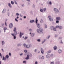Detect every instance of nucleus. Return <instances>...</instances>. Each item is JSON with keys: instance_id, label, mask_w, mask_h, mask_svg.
Listing matches in <instances>:
<instances>
[{"instance_id": "nucleus-56", "label": "nucleus", "mask_w": 64, "mask_h": 64, "mask_svg": "<svg viewBox=\"0 0 64 64\" xmlns=\"http://www.w3.org/2000/svg\"><path fill=\"white\" fill-rule=\"evenodd\" d=\"M62 39V38L61 37H60L59 38V39Z\"/></svg>"}, {"instance_id": "nucleus-7", "label": "nucleus", "mask_w": 64, "mask_h": 64, "mask_svg": "<svg viewBox=\"0 0 64 64\" xmlns=\"http://www.w3.org/2000/svg\"><path fill=\"white\" fill-rule=\"evenodd\" d=\"M54 11H56V12H59V11L58 10V9H57L56 8H54Z\"/></svg>"}, {"instance_id": "nucleus-37", "label": "nucleus", "mask_w": 64, "mask_h": 64, "mask_svg": "<svg viewBox=\"0 0 64 64\" xmlns=\"http://www.w3.org/2000/svg\"><path fill=\"white\" fill-rule=\"evenodd\" d=\"M14 39H16V36H14Z\"/></svg>"}, {"instance_id": "nucleus-3", "label": "nucleus", "mask_w": 64, "mask_h": 64, "mask_svg": "<svg viewBox=\"0 0 64 64\" xmlns=\"http://www.w3.org/2000/svg\"><path fill=\"white\" fill-rule=\"evenodd\" d=\"M48 17L49 18V20H50V21H53V19L51 18V16H48Z\"/></svg>"}, {"instance_id": "nucleus-31", "label": "nucleus", "mask_w": 64, "mask_h": 64, "mask_svg": "<svg viewBox=\"0 0 64 64\" xmlns=\"http://www.w3.org/2000/svg\"><path fill=\"white\" fill-rule=\"evenodd\" d=\"M40 11L41 12H43V10L41 9L40 10Z\"/></svg>"}, {"instance_id": "nucleus-30", "label": "nucleus", "mask_w": 64, "mask_h": 64, "mask_svg": "<svg viewBox=\"0 0 64 64\" xmlns=\"http://www.w3.org/2000/svg\"><path fill=\"white\" fill-rule=\"evenodd\" d=\"M27 38H28V37H27L26 36L24 38V39L26 40V39H27Z\"/></svg>"}, {"instance_id": "nucleus-5", "label": "nucleus", "mask_w": 64, "mask_h": 64, "mask_svg": "<svg viewBox=\"0 0 64 64\" xmlns=\"http://www.w3.org/2000/svg\"><path fill=\"white\" fill-rule=\"evenodd\" d=\"M10 28H11L13 27V24L12 23H10L9 25Z\"/></svg>"}, {"instance_id": "nucleus-9", "label": "nucleus", "mask_w": 64, "mask_h": 64, "mask_svg": "<svg viewBox=\"0 0 64 64\" xmlns=\"http://www.w3.org/2000/svg\"><path fill=\"white\" fill-rule=\"evenodd\" d=\"M50 57V55L49 54H48L46 56V58H49Z\"/></svg>"}, {"instance_id": "nucleus-43", "label": "nucleus", "mask_w": 64, "mask_h": 64, "mask_svg": "<svg viewBox=\"0 0 64 64\" xmlns=\"http://www.w3.org/2000/svg\"><path fill=\"white\" fill-rule=\"evenodd\" d=\"M56 28H59V26H56Z\"/></svg>"}, {"instance_id": "nucleus-14", "label": "nucleus", "mask_w": 64, "mask_h": 64, "mask_svg": "<svg viewBox=\"0 0 64 64\" xmlns=\"http://www.w3.org/2000/svg\"><path fill=\"white\" fill-rule=\"evenodd\" d=\"M54 50H56V49H57V47L56 46H54Z\"/></svg>"}, {"instance_id": "nucleus-26", "label": "nucleus", "mask_w": 64, "mask_h": 64, "mask_svg": "<svg viewBox=\"0 0 64 64\" xmlns=\"http://www.w3.org/2000/svg\"><path fill=\"white\" fill-rule=\"evenodd\" d=\"M17 15V16H19V14L18 13H16V16Z\"/></svg>"}, {"instance_id": "nucleus-34", "label": "nucleus", "mask_w": 64, "mask_h": 64, "mask_svg": "<svg viewBox=\"0 0 64 64\" xmlns=\"http://www.w3.org/2000/svg\"><path fill=\"white\" fill-rule=\"evenodd\" d=\"M6 29H7V28H4V30H6Z\"/></svg>"}, {"instance_id": "nucleus-21", "label": "nucleus", "mask_w": 64, "mask_h": 64, "mask_svg": "<svg viewBox=\"0 0 64 64\" xmlns=\"http://www.w3.org/2000/svg\"><path fill=\"white\" fill-rule=\"evenodd\" d=\"M11 3L12 5L14 4V2L12 1H11Z\"/></svg>"}, {"instance_id": "nucleus-24", "label": "nucleus", "mask_w": 64, "mask_h": 64, "mask_svg": "<svg viewBox=\"0 0 64 64\" xmlns=\"http://www.w3.org/2000/svg\"><path fill=\"white\" fill-rule=\"evenodd\" d=\"M16 28H14V29L13 31H14V32H16Z\"/></svg>"}, {"instance_id": "nucleus-23", "label": "nucleus", "mask_w": 64, "mask_h": 64, "mask_svg": "<svg viewBox=\"0 0 64 64\" xmlns=\"http://www.w3.org/2000/svg\"><path fill=\"white\" fill-rule=\"evenodd\" d=\"M59 28L60 29H61L62 28V26H60L59 27Z\"/></svg>"}, {"instance_id": "nucleus-25", "label": "nucleus", "mask_w": 64, "mask_h": 64, "mask_svg": "<svg viewBox=\"0 0 64 64\" xmlns=\"http://www.w3.org/2000/svg\"><path fill=\"white\" fill-rule=\"evenodd\" d=\"M40 23H42L43 22V20H42V19L41 20H40Z\"/></svg>"}, {"instance_id": "nucleus-35", "label": "nucleus", "mask_w": 64, "mask_h": 64, "mask_svg": "<svg viewBox=\"0 0 64 64\" xmlns=\"http://www.w3.org/2000/svg\"><path fill=\"white\" fill-rule=\"evenodd\" d=\"M56 23H59V21H58V20H56Z\"/></svg>"}, {"instance_id": "nucleus-61", "label": "nucleus", "mask_w": 64, "mask_h": 64, "mask_svg": "<svg viewBox=\"0 0 64 64\" xmlns=\"http://www.w3.org/2000/svg\"><path fill=\"white\" fill-rule=\"evenodd\" d=\"M5 25H6V26H7V24H6V22H5Z\"/></svg>"}, {"instance_id": "nucleus-63", "label": "nucleus", "mask_w": 64, "mask_h": 64, "mask_svg": "<svg viewBox=\"0 0 64 64\" xmlns=\"http://www.w3.org/2000/svg\"><path fill=\"white\" fill-rule=\"evenodd\" d=\"M18 18H19V17L17 16V19H18Z\"/></svg>"}, {"instance_id": "nucleus-41", "label": "nucleus", "mask_w": 64, "mask_h": 64, "mask_svg": "<svg viewBox=\"0 0 64 64\" xmlns=\"http://www.w3.org/2000/svg\"><path fill=\"white\" fill-rule=\"evenodd\" d=\"M52 4V3H51V2H49V4L50 5H51V4Z\"/></svg>"}, {"instance_id": "nucleus-6", "label": "nucleus", "mask_w": 64, "mask_h": 64, "mask_svg": "<svg viewBox=\"0 0 64 64\" xmlns=\"http://www.w3.org/2000/svg\"><path fill=\"white\" fill-rule=\"evenodd\" d=\"M29 59V55H28L27 56V57L26 58V60H28Z\"/></svg>"}, {"instance_id": "nucleus-40", "label": "nucleus", "mask_w": 64, "mask_h": 64, "mask_svg": "<svg viewBox=\"0 0 64 64\" xmlns=\"http://www.w3.org/2000/svg\"><path fill=\"white\" fill-rule=\"evenodd\" d=\"M38 62H36L35 63V64H38Z\"/></svg>"}, {"instance_id": "nucleus-12", "label": "nucleus", "mask_w": 64, "mask_h": 64, "mask_svg": "<svg viewBox=\"0 0 64 64\" xmlns=\"http://www.w3.org/2000/svg\"><path fill=\"white\" fill-rule=\"evenodd\" d=\"M8 4L10 7V8H11V7H12V6H11V4H10L8 3Z\"/></svg>"}, {"instance_id": "nucleus-59", "label": "nucleus", "mask_w": 64, "mask_h": 64, "mask_svg": "<svg viewBox=\"0 0 64 64\" xmlns=\"http://www.w3.org/2000/svg\"><path fill=\"white\" fill-rule=\"evenodd\" d=\"M26 1H28V2H29L30 1V0H26Z\"/></svg>"}, {"instance_id": "nucleus-10", "label": "nucleus", "mask_w": 64, "mask_h": 64, "mask_svg": "<svg viewBox=\"0 0 64 64\" xmlns=\"http://www.w3.org/2000/svg\"><path fill=\"white\" fill-rule=\"evenodd\" d=\"M41 53L42 54H43V53L44 52V50H43V49L42 48L41 50Z\"/></svg>"}, {"instance_id": "nucleus-20", "label": "nucleus", "mask_w": 64, "mask_h": 64, "mask_svg": "<svg viewBox=\"0 0 64 64\" xmlns=\"http://www.w3.org/2000/svg\"><path fill=\"white\" fill-rule=\"evenodd\" d=\"M51 51L50 50L48 51L47 52V53L48 54V53H51Z\"/></svg>"}, {"instance_id": "nucleus-33", "label": "nucleus", "mask_w": 64, "mask_h": 64, "mask_svg": "<svg viewBox=\"0 0 64 64\" xmlns=\"http://www.w3.org/2000/svg\"><path fill=\"white\" fill-rule=\"evenodd\" d=\"M37 41H38V42H40V39H39L38 40H37Z\"/></svg>"}, {"instance_id": "nucleus-42", "label": "nucleus", "mask_w": 64, "mask_h": 64, "mask_svg": "<svg viewBox=\"0 0 64 64\" xmlns=\"http://www.w3.org/2000/svg\"><path fill=\"white\" fill-rule=\"evenodd\" d=\"M50 37V36H49L48 37H47L46 38L47 39H49V38Z\"/></svg>"}, {"instance_id": "nucleus-64", "label": "nucleus", "mask_w": 64, "mask_h": 64, "mask_svg": "<svg viewBox=\"0 0 64 64\" xmlns=\"http://www.w3.org/2000/svg\"><path fill=\"white\" fill-rule=\"evenodd\" d=\"M20 16H21V17H22V15H21V14H20Z\"/></svg>"}, {"instance_id": "nucleus-2", "label": "nucleus", "mask_w": 64, "mask_h": 64, "mask_svg": "<svg viewBox=\"0 0 64 64\" xmlns=\"http://www.w3.org/2000/svg\"><path fill=\"white\" fill-rule=\"evenodd\" d=\"M37 22H38V20L37 19V18H36V22L37 24V26L38 28H40V26L39 24H37Z\"/></svg>"}, {"instance_id": "nucleus-57", "label": "nucleus", "mask_w": 64, "mask_h": 64, "mask_svg": "<svg viewBox=\"0 0 64 64\" xmlns=\"http://www.w3.org/2000/svg\"><path fill=\"white\" fill-rule=\"evenodd\" d=\"M9 55L10 56H11V53H9Z\"/></svg>"}, {"instance_id": "nucleus-4", "label": "nucleus", "mask_w": 64, "mask_h": 64, "mask_svg": "<svg viewBox=\"0 0 64 64\" xmlns=\"http://www.w3.org/2000/svg\"><path fill=\"white\" fill-rule=\"evenodd\" d=\"M24 35V33H22L21 32H20V38H21V37H22V35Z\"/></svg>"}, {"instance_id": "nucleus-19", "label": "nucleus", "mask_w": 64, "mask_h": 64, "mask_svg": "<svg viewBox=\"0 0 64 64\" xmlns=\"http://www.w3.org/2000/svg\"><path fill=\"white\" fill-rule=\"evenodd\" d=\"M2 45H3L5 44V42H4V41H2Z\"/></svg>"}, {"instance_id": "nucleus-11", "label": "nucleus", "mask_w": 64, "mask_h": 64, "mask_svg": "<svg viewBox=\"0 0 64 64\" xmlns=\"http://www.w3.org/2000/svg\"><path fill=\"white\" fill-rule=\"evenodd\" d=\"M54 28V27L53 26H51L50 28V29H51V30H52V29H53Z\"/></svg>"}, {"instance_id": "nucleus-8", "label": "nucleus", "mask_w": 64, "mask_h": 64, "mask_svg": "<svg viewBox=\"0 0 64 64\" xmlns=\"http://www.w3.org/2000/svg\"><path fill=\"white\" fill-rule=\"evenodd\" d=\"M56 19L57 20H60V17H57L56 18Z\"/></svg>"}, {"instance_id": "nucleus-54", "label": "nucleus", "mask_w": 64, "mask_h": 64, "mask_svg": "<svg viewBox=\"0 0 64 64\" xmlns=\"http://www.w3.org/2000/svg\"><path fill=\"white\" fill-rule=\"evenodd\" d=\"M29 30L30 31V32H31V31H32V30L31 29H30Z\"/></svg>"}, {"instance_id": "nucleus-53", "label": "nucleus", "mask_w": 64, "mask_h": 64, "mask_svg": "<svg viewBox=\"0 0 64 64\" xmlns=\"http://www.w3.org/2000/svg\"><path fill=\"white\" fill-rule=\"evenodd\" d=\"M30 23H32V20H30Z\"/></svg>"}, {"instance_id": "nucleus-52", "label": "nucleus", "mask_w": 64, "mask_h": 64, "mask_svg": "<svg viewBox=\"0 0 64 64\" xmlns=\"http://www.w3.org/2000/svg\"><path fill=\"white\" fill-rule=\"evenodd\" d=\"M2 52H4V50H3V49L2 48Z\"/></svg>"}, {"instance_id": "nucleus-39", "label": "nucleus", "mask_w": 64, "mask_h": 64, "mask_svg": "<svg viewBox=\"0 0 64 64\" xmlns=\"http://www.w3.org/2000/svg\"><path fill=\"white\" fill-rule=\"evenodd\" d=\"M14 3L16 4H17V3L15 0H14Z\"/></svg>"}, {"instance_id": "nucleus-46", "label": "nucleus", "mask_w": 64, "mask_h": 64, "mask_svg": "<svg viewBox=\"0 0 64 64\" xmlns=\"http://www.w3.org/2000/svg\"><path fill=\"white\" fill-rule=\"evenodd\" d=\"M45 28H47V25H45Z\"/></svg>"}, {"instance_id": "nucleus-62", "label": "nucleus", "mask_w": 64, "mask_h": 64, "mask_svg": "<svg viewBox=\"0 0 64 64\" xmlns=\"http://www.w3.org/2000/svg\"><path fill=\"white\" fill-rule=\"evenodd\" d=\"M55 37H57V35H55Z\"/></svg>"}, {"instance_id": "nucleus-13", "label": "nucleus", "mask_w": 64, "mask_h": 64, "mask_svg": "<svg viewBox=\"0 0 64 64\" xmlns=\"http://www.w3.org/2000/svg\"><path fill=\"white\" fill-rule=\"evenodd\" d=\"M6 58L4 57V56H3L2 58V60H4V61H5V60H6Z\"/></svg>"}, {"instance_id": "nucleus-48", "label": "nucleus", "mask_w": 64, "mask_h": 64, "mask_svg": "<svg viewBox=\"0 0 64 64\" xmlns=\"http://www.w3.org/2000/svg\"><path fill=\"white\" fill-rule=\"evenodd\" d=\"M34 52H36V51H37V49H36L34 50Z\"/></svg>"}, {"instance_id": "nucleus-18", "label": "nucleus", "mask_w": 64, "mask_h": 64, "mask_svg": "<svg viewBox=\"0 0 64 64\" xmlns=\"http://www.w3.org/2000/svg\"><path fill=\"white\" fill-rule=\"evenodd\" d=\"M14 34L15 35H17V32H14Z\"/></svg>"}, {"instance_id": "nucleus-15", "label": "nucleus", "mask_w": 64, "mask_h": 64, "mask_svg": "<svg viewBox=\"0 0 64 64\" xmlns=\"http://www.w3.org/2000/svg\"><path fill=\"white\" fill-rule=\"evenodd\" d=\"M58 52L59 53H61L62 52V50H58Z\"/></svg>"}, {"instance_id": "nucleus-51", "label": "nucleus", "mask_w": 64, "mask_h": 64, "mask_svg": "<svg viewBox=\"0 0 64 64\" xmlns=\"http://www.w3.org/2000/svg\"><path fill=\"white\" fill-rule=\"evenodd\" d=\"M26 18V16H24V19H25V18Z\"/></svg>"}, {"instance_id": "nucleus-50", "label": "nucleus", "mask_w": 64, "mask_h": 64, "mask_svg": "<svg viewBox=\"0 0 64 64\" xmlns=\"http://www.w3.org/2000/svg\"><path fill=\"white\" fill-rule=\"evenodd\" d=\"M11 35H12V36H14V34H12H12Z\"/></svg>"}, {"instance_id": "nucleus-28", "label": "nucleus", "mask_w": 64, "mask_h": 64, "mask_svg": "<svg viewBox=\"0 0 64 64\" xmlns=\"http://www.w3.org/2000/svg\"><path fill=\"white\" fill-rule=\"evenodd\" d=\"M54 64V62H51L50 63V64Z\"/></svg>"}, {"instance_id": "nucleus-29", "label": "nucleus", "mask_w": 64, "mask_h": 64, "mask_svg": "<svg viewBox=\"0 0 64 64\" xmlns=\"http://www.w3.org/2000/svg\"><path fill=\"white\" fill-rule=\"evenodd\" d=\"M26 63V61H23V63Z\"/></svg>"}, {"instance_id": "nucleus-55", "label": "nucleus", "mask_w": 64, "mask_h": 64, "mask_svg": "<svg viewBox=\"0 0 64 64\" xmlns=\"http://www.w3.org/2000/svg\"><path fill=\"white\" fill-rule=\"evenodd\" d=\"M24 4H23L22 5V7H24Z\"/></svg>"}, {"instance_id": "nucleus-36", "label": "nucleus", "mask_w": 64, "mask_h": 64, "mask_svg": "<svg viewBox=\"0 0 64 64\" xmlns=\"http://www.w3.org/2000/svg\"><path fill=\"white\" fill-rule=\"evenodd\" d=\"M27 45H26V44H24V47H26V46Z\"/></svg>"}, {"instance_id": "nucleus-49", "label": "nucleus", "mask_w": 64, "mask_h": 64, "mask_svg": "<svg viewBox=\"0 0 64 64\" xmlns=\"http://www.w3.org/2000/svg\"><path fill=\"white\" fill-rule=\"evenodd\" d=\"M22 55H23V54H22V53L20 54V56H21Z\"/></svg>"}, {"instance_id": "nucleus-47", "label": "nucleus", "mask_w": 64, "mask_h": 64, "mask_svg": "<svg viewBox=\"0 0 64 64\" xmlns=\"http://www.w3.org/2000/svg\"><path fill=\"white\" fill-rule=\"evenodd\" d=\"M53 54H51V56H53Z\"/></svg>"}, {"instance_id": "nucleus-44", "label": "nucleus", "mask_w": 64, "mask_h": 64, "mask_svg": "<svg viewBox=\"0 0 64 64\" xmlns=\"http://www.w3.org/2000/svg\"><path fill=\"white\" fill-rule=\"evenodd\" d=\"M15 20L16 21H17V22H18V20L16 18H15Z\"/></svg>"}, {"instance_id": "nucleus-27", "label": "nucleus", "mask_w": 64, "mask_h": 64, "mask_svg": "<svg viewBox=\"0 0 64 64\" xmlns=\"http://www.w3.org/2000/svg\"><path fill=\"white\" fill-rule=\"evenodd\" d=\"M54 31H56V28H54Z\"/></svg>"}, {"instance_id": "nucleus-16", "label": "nucleus", "mask_w": 64, "mask_h": 64, "mask_svg": "<svg viewBox=\"0 0 64 64\" xmlns=\"http://www.w3.org/2000/svg\"><path fill=\"white\" fill-rule=\"evenodd\" d=\"M26 47L27 48H29L30 47V45H26Z\"/></svg>"}, {"instance_id": "nucleus-38", "label": "nucleus", "mask_w": 64, "mask_h": 64, "mask_svg": "<svg viewBox=\"0 0 64 64\" xmlns=\"http://www.w3.org/2000/svg\"><path fill=\"white\" fill-rule=\"evenodd\" d=\"M27 52V50H24V52H25V53Z\"/></svg>"}, {"instance_id": "nucleus-45", "label": "nucleus", "mask_w": 64, "mask_h": 64, "mask_svg": "<svg viewBox=\"0 0 64 64\" xmlns=\"http://www.w3.org/2000/svg\"><path fill=\"white\" fill-rule=\"evenodd\" d=\"M0 56L1 57V58H2V54H1L0 53Z\"/></svg>"}, {"instance_id": "nucleus-17", "label": "nucleus", "mask_w": 64, "mask_h": 64, "mask_svg": "<svg viewBox=\"0 0 64 64\" xmlns=\"http://www.w3.org/2000/svg\"><path fill=\"white\" fill-rule=\"evenodd\" d=\"M9 56L8 55H6V59H8L9 58Z\"/></svg>"}, {"instance_id": "nucleus-58", "label": "nucleus", "mask_w": 64, "mask_h": 64, "mask_svg": "<svg viewBox=\"0 0 64 64\" xmlns=\"http://www.w3.org/2000/svg\"><path fill=\"white\" fill-rule=\"evenodd\" d=\"M33 34V36H34L35 35V34Z\"/></svg>"}, {"instance_id": "nucleus-1", "label": "nucleus", "mask_w": 64, "mask_h": 64, "mask_svg": "<svg viewBox=\"0 0 64 64\" xmlns=\"http://www.w3.org/2000/svg\"><path fill=\"white\" fill-rule=\"evenodd\" d=\"M37 31L38 32V33H42V32L43 31V29H40V30H39L38 29L37 30Z\"/></svg>"}, {"instance_id": "nucleus-22", "label": "nucleus", "mask_w": 64, "mask_h": 64, "mask_svg": "<svg viewBox=\"0 0 64 64\" xmlns=\"http://www.w3.org/2000/svg\"><path fill=\"white\" fill-rule=\"evenodd\" d=\"M46 8H43V10L44 11H46Z\"/></svg>"}, {"instance_id": "nucleus-32", "label": "nucleus", "mask_w": 64, "mask_h": 64, "mask_svg": "<svg viewBox=\"0 0 64 64\" xmlns=\"http://www.w3.org/2000/svg\"><path fill=\"white\" fill-rule=\"evenodd\" d=\"M44 58V56H42V59H43Z\"/></svg>"}, {"instance_id": "nucleus-60", "label": "nucleus", "mask_w": 64, "mask_h": 64, "mask_svg": "<svg viewBox=\"0 0 64 64\" xmlns=\"http://www.w3.org/2000/svg\"><path fill=\"white\" fill-rule=\"evenodd\" d=\"M34 22V20H32V22Z\"/></svg>"}]
</instances>
